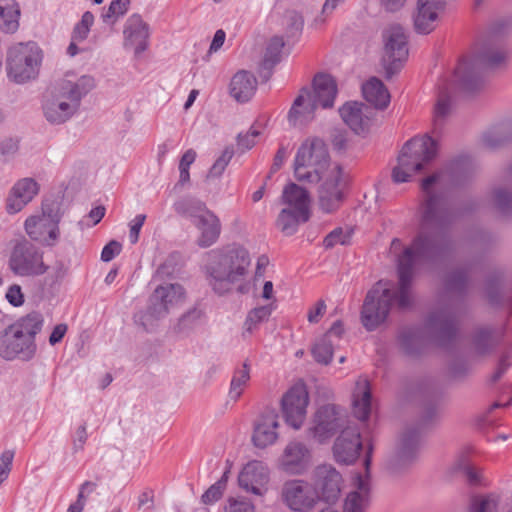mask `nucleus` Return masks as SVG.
<instances>
[{"instance_id": "nucleus-1", "label": "nucleus", "mask_w": 512, "mask_h": 512, "mask_svg": "<svg viewBox=\"0 0 512 512\" xmlns=\"http://www.w3.org/2000/svg\"><path fill=\"white\" fill-rule=\"evenodd\" d=\"M447 175L437 172L422 180L424 193L419 206V229L411 244L397 256L398 287L378 281L367 293L361 323L368 331L383 324L395 304L404 310L412 305V281L418 263H435L453 256L456 242L449 230L455 213L447 206Z\"/></svg>"}, {"instance_id": "nucleus-2", "label": "nucleus", "mask_w": 512, "mask_h": 512, "mask_svg": "<svg viewBox=\"0 0 512 512\" xmlns=\"http://www.w3.org/2000/svg\"><path fill=\"white\" fill-rule=\"evenodd\" d=\"M294 175L300 182H322L319 202L324 211L332 212L339 206L342 199V169L338 164H330L328 149L323 140L314 138L302 143L294 160Z\"/></svg>"}, {"instance_id": "nucleus-3", "label": "nucleus", "mask_w": 512, "mask_h": 512, "mask_svg": "<svg viewBox=\"0 0 512 512\" xmlns=\"http://www.w3.org/2000/svg\"><path fill=\"white\" fill-rule=\"evenodd\" d=\"M508 52L502 33L495 28L481 36L455 69L454 76L459 88L474 92L483 84L482 71L497 68L507 59Z\"/></svg>"}, {"instance_id": "nucleus-4", "label": "nucleus", "mask_w": 512, "mask_h": 512, "mask_svg": "<svg viewBox=\"0 0 512 512\" xmlns=\"http://www.w3.org/2000/svg\"><path fill=\"white\" fill-rule=\"evenodd\" d=\"M459 323L460 316L456 309L450 306L441 307L428 315L424 328H403L398 337L400 347L409 356L419 355L429 340L440 347H448L456 339Z\"/></svg>"}, {"instance_id": "nucleus-5", "label": "nucleus", "mask_w": 512, "mask_h": 512, "mask_svg": "<svg viewBox=\"0 0 512 512\" xmlns=\"http://www.w3.org/2000/svg\"><path fill=\"white\" fill-rule=\"evenodd\" d=\"M95 87L92 76L83 75L76 81L62 80L56 88L43 96L45 119L53 125L68 121L79 110L81 100Z\"/></svg>"}, {"instance_id": "nucleus-6", "label": "nucleus", "mask_w": 512, "mask_h": 512, "mask_svg": "<svg viewBox=\"0 0 512 512\" xmlns=\"http://www.w3.org/2000/svg\"><path fill=\"white\" fill-rule=\"evenodd\" d=\"M43 323V316L32 312L5 328L0 333V356L5 360H31L37 350L35 337Z\"/></svg>"}, {"instance_id": "nucleus-7", "label": "nucleus", "mask_w": 512, "mask_h": 512, "mask_svg": "<svg viewBox=\"0 0 512 512\" xmlns=\"http://www.w3.org/2000/svg\"><path fill=\"white\" fill-rule=\"evenodd\" d=\"M209 258L206 267L209 284L219 295L230 292L235 284L244 280L251 262L244 248H234L225 253L213 250Z\"/></svg>"}, {"instance_id": "nucleus-8", "label": "nucleus", "mask_w": 512, "mask_h": 512, "mask_svg": "<svg viewBox=\"0 0 512 512\" xmlns=\"http://www.w3.org/2000/svg\"><path fill=\"white\" fill-rule=\"evenodd\" d=\"M437 154V144L430 136L414 137L403 146L398 164L393 168L395 183L410 181L413 174L421 171Z\"/></svg>"}, {"instance_id": "nucleus-9", "label": "nucleus", "mask_w": 512, "mask_h": 512, "mask_svg": "<svg viewBox=\"0 0 512 512\" xmlns=\"http://www.w3.org/2000/svg\"><path fill=\"white\" fill-rule=\"evenodd\" d=\"M41 62L42 51L35 42L16 43L7 52V75L15 83H25L37 77Z\"/></svg>"}, {"instance_id": "nucleus-10", "label": "nucleus", "mask_w": 512, "mask_h": 512, "mask_svg": "<svg viewBox=\"0 0 512 512\" xmlns=\"http://www.w3.org/2000/svg\"><path fill=\"white\" fill-rule=\"evenodd\" d=\"M183 297L184 289L180 284L158 286L149 298L147 311L136 314L135 321L148 331L154 321L164 318L171 308L182 301Z\"/></svg>"}, {"instance_id": "nucleus-11", "label": "nucleus", "mask_w": 512, "mask_h": 512, "mask_svg": "<svg viewBox=\"0 0 512 512\" xmlns=\"http://www.w3.org/2000/svg\"><path fill=\"white\" fill-rule=\"evenodd\" d=\"M43 251L27 239L18 240L9 257V269L20 277H36L48 271Z\"/></svg>"}, {"instance_id": "nucleus-12", "label": "nucleus", "mask_w": 512, "mask_h": 512, "mask_svg": "<svg viewBox=\"0 0 512 512\" xmlns=\"http://www.w3.org/2000/svg\"><path fill=\"white\" fill-rule=\"evenodd\" d=\"M384 54L382 58L385 76L391 79L408 58L407 36L403 27L392 25L383 32Z\"/></svg>"}, {"instance_id": "nucleus-13", "label": "nucleus", "mask_w": 512, "mask_h": 512, "mask_svg": "<svg viewBox=\"0 0 512 512\" xmlns=\"http://www.w3.org/2000/svg\"><path fill=\"white\" fill-rule=\"evenodd\" d=\"M280 499L293 512H310L320 500V495L310 482L291 479L283 483Z\"/></svg>"}, {"instance_id": "nucleus-14", "label": "nucleus", "mask_w": 512, "mask_h": 512, "mask_svg": "<svg viewBox=\"0 0 512 512\" xmlns=\"http://www.w3.org/2000/svg\"><path fill=\"white\" fill-rule=\"evenodd\" d=\"M346 416L343 410L333 404H326L317 409L313 416L309 435L322 444L332 438L336 432L343 430Z\"/></svg>"}, {"instance_id": "nucleus-15", "label": "nucleus", "mask_w": 512, "mask_h": 512, "mask_svg": "<svg viewBox=\"0 0 512 512\" xmlns=\"http://www.w3.org/2000/svg\"><path fill=\"white\" fill-rule=\"evenodd\" d=\"M372 457V446H369L365 458V474L356 473L353 478V490L348 493L344 505L343 512H366L370 505L371 496V479L370 465Z\"/></svg>"}, {"instance_id": "nucleus-16", "label": "nucleus", "mask_w": 512, "mask_h": 512, "mask_svg": "<svg viewBox=\"0 0 512 512\" xmlns=\"http://www.w3.org/2000/svg\"><path fill=\"white\" fill-rule=\"evenodd\" d=\"M309 395L304 384L292 386L281 399V410L286 423L298 430L304 423Z\"/></svg>"}, {"instance_id": "nucleus-17", "label": "nucleus", "mask_w": 512, "mask_h": 512, "mask_svg": "<svg viewBox=\"0 0 512 512\" xmlns=\"http://www.w3.org/2000/svg\"><path fill=\"white\" fill-rule=\"evenodd\" d=\"M312 451L300 440H292L285 446L278 460L279 469L289 475H302L310 467Z\"/></svg>"}, {"instance_id": "nucleus-18", "label": "nucleus", "mask_w": 512, "mask_h": 512, "mask_svg": "<svg viewBox=\"0 0 512 512\" xmlns=\"http://www.w3.org/2000/svg\"><path fill=\"white\" fill-rule=\"evenodd\" d=\"M445 9V0H417L416 10L413 14V26L416 33L427 35L434 31Z\"/></svg>"}, {"instance_id": "nucleus-19", "label": "nucleus", "mask_w": 512, "mask_h": 512, "mask_svg": "<svg viewBox=\"0 0 512 512\" xmlns=\"http://www.w3.org/2000/svg\"><path fill=\"white\" fill-rule=\"evenodd\" d=\"M333 455L340 464L354 463L362 450V440L359 429L356 426H347L341 430L333 445Z\"/></svg>"}, {"instance_id": "nucleus-20", "label": "nucleus", "mask_w": 512, "mask_h": 512, "mask_svg": "<svg viewBox=\"0 0 512 512\" xmlns=\"http://www.w3.org/2000/svg\"><path fill=\"white\" fill-rule=\"evenodd\" d=\"M150 29L140 14L130 15L123 28V47L133 48L136 56L142 54L149 45Z\"/></svg>"}, {"instance_id": "nucleus-21", "label": "nucleus", "mask_w": 512, "mask_h": 512, "mask_svg": "<svg viewBox=\"0 0 512 512\" xmlns=\"http://www.w3.org/2000/svg\"><path fill=\"white\" fill-rule=\"evenodd\" d=\"M269 479L270 473L267 465L254 460L243 467L238 476V483L246 492L262 496L267 491Z\"/></svg>"}, {"instance_id": "nucleus-22", "label": "nucleus", "mask_w": 512, "mask_h": 512, "mask_svg": "<svg viewBox=\"0 0 512 512\" xmlns=\"http://www.w3.org/2000/svg\"><path fill=\"white\" fill-rule=\"evenodd\" d=\"M315 488L326 502H335L341 492L342 476L331 465H320L315 471Z\"/></svg>"}, {"instance_id": "nucleus-23", "label": "nucleus", "mask_w": 512, "mask_h": 512, "mask_svg": "<svg viewBox=\"0 0 512 512\" xmlns=\"http://www.w3.org/2000/svg\"><path fill=\"white\" fill-rule=\"evenodd\" d=\"M279 416L274 409H266L254 426L253 444L258 448L273 445L278 439Z\"/></svg>"}, {"instance_id": "nucleus-24", "label": "nucleus", "mask_w": 512, "mask_h": 512, "mask_svg": "<svg viewBox=\"0 0 512 512\" xmlns=\"http://www.w3.org/2000/svg\"><path fill=\"white\" fill-rule=\"evenodd\" d=\"M38 182L30 177L18 180L11 189L7 198L9 213L21 211L39 192Z\"/></svg>"}, {"instance_id": "nucleus-25", "label": "nucleus", "mask_w": 512, "mask_h": 512, "mask_svg": "<svg viewBox=\"0 0 512 512\" xmlns=\"http://www.w3.org/2000/svg\"><path fill=\"white\" fill-rule=\"evenodd\" d=\"M340 116L356 134H364L371 123V111L363 103L347 102L339 109Z\"/></svg>"}, {"instance_id": "nucleus-26", "label": "nucleus", "mask_w": 512, "mask_h": 512, "mask_svg": "<svg viewBox=\"0 0 512 512\" xmlns=\"http://www.w3.org/2000/svg\"><path fill=\"white\" fill-rule=\"evenodd\" d=\"M420 443V432L418 428L407 429L400 441V446L395 458L391 462V470L397 472L415 460Z\"/></svg>"}, {"instance_id": "nucleus-27", "label": "nucleus", "mask_w": 512, "mask_h": 512, "mask_svg": "<svg viewBox=\"0 0 512 512\" xmlns=\"http://www.w3.org/2000/svg\"><path fill=\"white\" fill-rule=\"evenodd\" d=\"M194 226L199 231L197 244L201 248H208L217 242L221 234V222L218 216L207 209L196 220H193Z\"/></svg>"}, {"instance_id": "nucleus-28", "label": "nucleus", "mask_w": 512, "mask_h": 512, "mask_svg": "<svg viewBox=\"0 0 512 512\" xmlns=\"http://www.w3.org/2000/svg\"><path fill=\"white\" fill-rule=\"evenodd\" d=\"M502 341L501 333L491 326L476 327L471 333V349L478 356L492 354Z\"/></svg>"}, {"instance_id": "nucleus-29", "label": "nucleus", "mask_w": 512, "mask_h": 512, "mask_svg": "<svg viewBox=\"0 0 512 512\" xmlns=\"http://www.w3.org/2000/svg\"><path fill=\"white\" fill-rule=\"evenodd\" d=\"M337 95V84L335 79L328 74H317L313 80V90L307 89V96H310L320 107L326 109L334 105Z\"/></svg>"}, {"instance_id": "nucleus-30", "label": "nucleus", "mask_w": 512, "mask_h": 512, "mask_svg": "<svg viewBox=\"0 0 512 512\" xmlns=\"http://www.w3.org/2000/svg\"><path fill=\"white\" fill-rule=\"evenodd\" d=\"M257 79L253 73L240 70L233 75L229 84V93L237 102H248L257 90Z\"/></svg>"}, {"instance_id": "nucleus-31", "label": "nucleus", "mask_w": 512, "mask_h": 512, "mask_svg": "<svg viewBox=\"0 0 512 512\" xmlns=\"http://www.w3.org/2000/svg\"><path fill=\"white\" fill-rule=\"evenodd\" d=\"M320 107L303 88L294 100L288 113V120L293 126L305 125L314 119L315 110Z\"/></svg>"}, {"instance_id": "nucleus-32", "label": "nucleus", "mask_w": 512, "mask_h": 512, "mask_svg": "<svg viewBox=\"0 0 512 512\" xmlns=\"http://www.w3.org/2000/svg\"><path fill=\"white\" fill-rule=\"evenodd\" d=\"M371 389L366 379H360L356 382L353 392V411L357 419L366 421L371 412Z\"/></svg>"}, {"instance_id": "nucleus-33", "label": "nucleus", "mask_w": 512, "mask_h": 512, "mask_svg": "<svg viewBox=\"0 0 512 512\" xmlns=\"http://www.w3.org/2000/svg\"><path fill=\"white\" fill-rule=\"evenodd\" d=\"M310 218V212H302L292 208H283L276 220L277 228L286 236L294 235L298 231L301 223H305Z\"/></svg>"}, {"instance_id": "nucleus-34", "label": "nucleus", "mask_w": 512, "mask_h": 512, "mask_svg": "<svg viewBox=\"0 0 512 512\" xmlns=\"http://www.w3.org/2000/svg\"><path fill=\"white\" fill-rule=\"evenodd\" d=\"M362 93L367 102L379 109L386 108L390 102V94L387 88L375 77L362 85Z\"/></svg>"}, {"instance_id": "nucleus-35", "label": "nucleus", "mask_w": 512, "mask_h": 512, "mask_svg": "<svg viewBox=\"0 0 512 512\" xmlns=\"http://www.w3.org/2000/svg\"><path fill=\"white\" fill-rule=\"evenodd\" d=\"M46 222L44 217H29L25 221V230L32 240L50 245L58 238L59 229L56 224H53L48 230V237H45L43 231L46 228Z\"/></svg>"}, {"instance_id": "nucleus-36", "label": "nucleus", "mask_w": 512, "mask_h": 512, "mask_svg": "<svg viewBox=\"0 0 512 512\" xmlns=\"http://www.w3.org/2000/svg\"><path fill=\"white\" fill-rule=\"evenodd\" d=\"M472 268V263H469L448 272L445 277L446 289L449 292L465 295L470 283Z\"/></svg>"}, {"instance_id": "nucleus-37", "label": "nucleus", "mask_w": 512, "mask_h": 512, "mask_svg": "<svg viewBox=\"0 0 512 512\" xmlns=\"http://www.w3.org/2000/svg\"><path fill=\"white\" fill-rule=\"evenodd\" d=\"M282 201L287 205L286 208L302 212H310V198L308 192L295 183L287 185L282 193Z\"/></svg>"}, {"instance_id": "nucleus-38", "label": "nucleus", "mask_w": 512, "mask_h": 512, "mask_svg": "<svg viewBox=\"0 0 512 512\" xmlns=\"http://www.w3.org/2000/svg\"><path fill=\"white\" fill-rule=\"evenodd\" d=\"M285 43L282 37L274 36L270 39L263 60L260 64V73L262 77L268 79L271 75L272 69L281 60V52Z\"/></svg>"}, {"instance_id": "nucleus-39", "label": "nucleus", "mask_w": 512, "mask_h": 512, "mask_svg": "<svg viewBox=\"0 0 512 512\" xmlns=\"http://www.w3.org/2000/svg\"><path fill=\"white\" fill-rule=\"evenodd\" d=\"M173 209L178 215L191 218L193 221L201 216L208 208L203 201L192 196H185L173 204Z\"/></svg>"}, {"instance_id": "nucleus-40", "label": "nucleus", "mask_w": 512, "mask_h": 512, "mask_svg": "<svg viewBox=\"0 0 512 512\" xmlns=\"http://www.w3.org/2000/svg\"><path fill=\"white\" fill-rule=\"evenodd\" d=\"M504 275L501 271L490 274L485 283V295L488 302L493 306L501 305L504 302Z\"/></svg>"}, {"instance_id": "nucleus-41", "label": "nucleus", "mask_w": 512, "mask_h": 512, "mask_svg": "<svg viewBox=\"0 0 512 512\" xmlns=\"http://www.w3.org/2000/svg\"><path fill=\"white\" fill-rule=\"evenodd\" d=\"M492 202L501 215H512V184L509 181L493 189Z\"/></svg>"}, {"instance_id": "nucleus-42", "label": "nucleus", "mask_w": 512, "mask_h": 512, "mask_svg": "<svg viewBox=\"0 0 512 512\" xmlns=\"http://www.w3.org/2000/svg\"><path fill=\"white\" fill-rule=\"evenodd\" d=\"M250 380V365L245 361L236 368L230 383L229 398L237 401Z\"/></svg>"}, {"instance_id": "nucleus-43", "label": "nucleus", "mask_w": 512, "mask_h": 512, "mask_svg": "<svg viewBox=\"0 0 512 512\" xmlns=\"http://www.w3.org/2000/svg\"><path fill=\"white\" fill-rule=\"evenodd\" d=\"M20 7L17 3L0 6V30L4 33H15L19 28Z\"/></svg>"}, {"instance_id": "nucleus-44", "label": "nucleus", "mask_w": 512, "mask_h": 512, "mask_svg": "<svg viewBox=\"0 0 512 512\" xmlns=\"http://www.w3.org/2000/svg\"><path fill=\"white\" fill-rule=\"evenodd\" d=\"M274 310L272 304L256 307L250 310L244 322V335L245 333L252 334L259 325L267 321Z\"/></svg>"}, {"instance_id": "nucleus-45", "label": "nucleus", "mask_w": 512, "mask_h": 512, "mask_svg": "<svg viewBox=\"0 0 512 512\" xmlns=\"http://www.w3.org/2000/svg\"><path fill=\"white\" fill-rule=\"evenodd\" d=\"M452 111V99L447 88L441 89L434 109V130H440Z\"/></svg>"}, {"instance_id": "nucleus-46", "label": "nucleus", "mask_w": 512, "mask_h": 512, "mask_svg": "<svg viewBox=\"0 0 512 512\" xmlns=\"http://www.w3.org/2000/svg\"><path fill=\"white\" fill-rule=\"evenodd\" d=\"M500 500L496 494L475 496L471 500L470 512H498Z\"/></svg>"}, {"instance_id": "nucleus-47", "label": "nucleus", "mask_w": 512, "mask_h": 512, "mask_svg": "<svg viewBox=\"0 0 512 512\" xmlns=\"http://www.w3.org/2000/svg\"><path fill=\"white\" fill-rule=\"evenodd\" d=\"M282 26L288 37H294L302 32L304 19L296 10H286L282 17Z\"/></svg>"}, {"instance_id": "nucleus-48", "label": "nucleus", "mask_w": 512, "mask_h": 512, "mask_svg": "<svg viewBox=\"0 0 512 512\" xmlns=\"http://www.w3.org/2000/svg\"><path fill=\"white\" fill-rule=\"evenodd\" d=\"M311 352L316 362L328 365L333 356V343L328 336H323L314 344Z\"/></svg>"}, {"instance_id": "nucleus-49", "label": "nucleus", "mask_w": 512, "mask_h": 512, "mask_svg": "<svg viewBox=\"0 0 512 512\" xmlns=\"http://www.w3.org/2000/svg\"><path fill=\"white\" fill-rule=\"evenodd\" d=\"M129 6L130 0H112L107 10L102 13L103 21L114 24L127 13Z\"/></svg>"}, {"instance_id": "nucleus-50", "label": "nucleus", "mask_w": 512, "mask_h": 512, "mask_svg": "<svg viewBox=\"0 0 512 512\" xmlns=\"http://www.w3.org/2000/svg\"><path fill=\"white\" fill-rule=\"evenodd\" d=\"M202 316L203 313L200 309H190L178 319V322L174 328L175 331L177 333H185L190 331L198 324Z\"/></svg>"}, {"instance_id": "nucleus-51", "label": "nucleus", "mask_w": 512, "mask_h": 512, "mask_svg": "<svg viewBox=\"0 0 512 512\" xmlns=\"http://www.w3.org/2000/svg\"><path fill=\"white\" fill-rule=\"evenodd\" d=\"M224 512H255L254 504L246 497H228L223 506Z\"/></svg>"}, {"instance_id": "nucleus-52", "label": "nucleus", "mask_w": 512, "mask_h": 512, "mask_svg": "<svg viewBox=\"0 0 512 512\" xmlns=\"http://www.w3.org/2000/svg\"><path fill=\"white\" fill-rule=\"evenodd\" d=\"M352 230H343L342 228H335L324 239L323 244L325 248H332L337 244L347 245L350 242Z\"/></svg>"}, {"instance_id": "nucleus-53", "label": "nucleus", "mask_w": 512, "mask_h": 512, "mask_svg": "<svg viewBox=\"0 0 512 512\" xmlns=\"http://www.w3.org/2000/svg\"><path fill=\"white\" fill-rule=\"evenodd\" d=\"M94 23V15L90 11H86L81 18V21L74 27L72 39L83 41L87 38L90 27Z\"/></svg>"}, {"instance_id": "nucleus-54", "label": "nucleus", "mask_w": 512, "mask_h": 512, "mask_svg": "<svg viewBox=\"0 0 512 512\" xmlns=\"http://www.w3.org/2000/svg\"><path fill=\"white\" fill-rule=\"evenodd\" d=\"M234 151L230 147H226L222 154L216 159L214 164L209 170V177H220L224 172L225 168L231 161L233 157Z\"/></svg>"}, {"instance_id": "nucleus-55", "label": "nucleus", "mask_w": 512, "mask_h": 512, "mask_svg": "<svg viewBox=\"0 0 512 512\" xmlns=\"http://www.w3.org/2000/svg\"><path fill=\"white\" fill-rule=\"evenodd\" d=\"M507 141H508V138L504 135L502 129H500V128L487 131L482 136L483 144L486 147L491 148V149L500 147Z\"/></svg>"}, {"instance_id": "nucleus-56", "label": "nucleus", "mask_w": 512, "mask_h": 512, "mask_svg": "<svg viewBox=\"0 0 512 512\" xmlns=\"http://www.w3.org/2000/svg\"><path fill=\"white\" fill-rule=\"evenodd\" d=\"M87 439H88L87 425H86V423H83L76 429V431L72 437V450H73L74 454H76L80 451H83Z\"/></svg>"}, {"instance_id": "nucleus-57", "label": "nucleus", "mask_w": 512, "mask_h": 512, "mask_svg": "<svg viewBox=\"0 0 512 512\" xmlns=\"http://www.w3.org/2000/svg\"><path fill=\"white\" fill-rule=\"evenodd\" d=\"M455 467L458 470H463L469 483L472 485H476L480 482L479 473L473 467H471L465 456H461L455 463Z\"/></svg>"}, {"instance_id": "nucleus-58", "label": "nucleus", "mask_w": 512, "mask_h": 512, "mask_svg": "<svg viewBox=\"0 0 512 512\" xmlns=\"http://www.w3.org/2000/svg\"><path fill=\"white\" fill-rule=\"evenodd\" d=\"M5 298L14 307L22 306L25 301L22 288L18 284H13L8 288Z\"/></svg>"}, {"instance_id": "nucleus-59", "label": "nucleus", "mask_w": 512, "mask_h": 512, "mask_svg": "<svg viewBox=\"0 0 512 512\" xmlns=\"http://www.w3.org/2000/svg\"><path fill=\"white\" fill-rule=\"evenodd\" d=\"M19 149V142L17 139L6 138L0 142V154L6 159L12 158Z\"/></svg>"}, {"instance_id": "nucleus-60", "label": "nucleus", "mask_w": 512, "mask_h": 512, "mask_svg": "<svg viewBox=\"0 0 512 512\" xmlns=\"http://www.w3.org/2000/svg\"><path fill=\"white\" fill-rule=\"evenodd\" d=\"M13 457L14 453L12 451H4L0 456V484L8 477Z\"/></svg>"}, {"instance_id": "nucleus-61", "label": "nucleus", "mask_w": 512, "mask_h": 512, "mask_svg": "<svg viewBox=\"0 0 512 512\" xmlns=\"http://www.w3.org/2000/svg\"><path fill=\"white\" fill-rule=\"evenodd\" d=\"M146 220L145 214H138L130 223L129 240L132 244H136L139 240L140 230Z\"/></svg>"}, {"instance_id": "nucleus-62", "label": "nucleus", "mask_w": 512, "mask_h": 512, "mask_svg": "<svg viewBox=\"0 0 512 512\" xmlns=\"http://www.w3.org/2000/svg\"><path fill=\"white\" fill-rule=\"evenodd\" d=\"M223 492L224 491L220 488V486L214 483L205 491L201 497V500L204 504H213L222 497Z\"/></svg>"}, {"instance_id": "nucleus-63", "label": "nucleus", "mask_w": 512, "mask_h": 512, "mask_svg": "<svg viewBox=\"0 0 512 512\" xmlns=\"http://www.w3.org/2000/svg\"><path fill=\"white\" fill-rule=\"evenodd\" d=\"M259 131L250 129L245 135H238V147L243 151L251 149L255 145V138L259 135Z\"/></svg>"}, {"instance_id": "nucleus-64", "label": "nucleus", "mask_w": 512, "mask_h": 512, "mask_svg": "<svg viewBox=\"0 0 512 512\" xmlns=\"http://www.w3.org/2000/svg\"><path fill=\"white\" fill-rule=\"evenodd\" d=\"M121 252V244L117 241H110L107 245L104 246L101 253V260L104 262L111 261L114 257H116Z\"/></svg>"}]
</instances>
